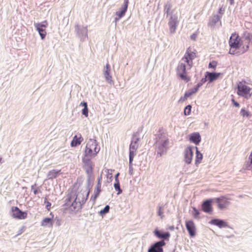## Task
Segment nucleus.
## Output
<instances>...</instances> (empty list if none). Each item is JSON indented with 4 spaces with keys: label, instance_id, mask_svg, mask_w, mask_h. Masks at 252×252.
<instances>
[{
    "label": "nucleus",
    "instance_id": "nucleus-45",
    "mask_svg": "<svg viewBox=\"0 0 252 252\" xmlns=\"http://www.w3.org/2000/svg\"><path fill=\"white\" fill-rule=\"evenodd\" d=\"M38 189H34L33 190V193H34V194L35 195V194H37V193H38Z\"/></svg>",
    "mask_w": 252,
    "mask_h": 252
},
{
    "label": "nucleus",
    "instance_id": "nucleus-34",
    "mask_svg": "<svg viewBox=\"0 0 252 252\" xmlns=\"http://www.w3.org/2000/svg\"><path fill=\"white\" fill-rule=\"evenodd\" d=\"M100 191H101V187H99H99H96V189H95L94 193L95 194H97L98 195H99Z\"/></svg>",
    "mask_w": 252,
    "mask_h": 252
},
{
    "label": "nucleus",
    "instance_id": "nucleus-2",
    "mask_svg": "<svg viewBox=\"0 0 252 252\" xmlns=\"http://www.w3.org/2000/svg\"><path fill=\"white\" fill-rule=\"evenodd\" d=\"M99 151L100 147L96 141L94 139H90L86 146L84 156L82 159L83 162L88 164L91 163V158L96 156Z\"/></svg>",
    "mask_w": 252,
    "mask_h": 252
},
{
    "label": "nucleus",
    "instance_id": "nucleus-32",
    "mask_svg": "<svg viewBox=\"0 0 252 252\" xmlns=\"http://www.w3.org/2000/svg\"><path fill=\"white\" fill-rule=\"evenodd\" d=\"M217 65V63L216 61H212V62H210L209 63V67L215 69Z\"/></svg>",
    "mask_w": 252,
    "mask_h": 252
},
{
    "label": "nucleus",
    "instance_id": "nucleus-15",
    "mask_svg": "<svg viewBox=\"0 0 252 252\" xmlns=\"http://www.w3.org/2000/svg\"><path fill=\"white\" fill-rule=\"evenodd\" d=\"M83 140V138L81 134L75 135L74 136L73 140L71 142V146L72 147H76L81 144Z\"/></svg>",
    "mask_w": 252,
    "mask_h": 252
},
{
    "label": "nucleus",
    "instance_id": "nucleus-4",
    "mask_svg": "<svg viewBox=\"0 0 252 252\" xmlns=\"http://www.w3.org/2000/svg\"><path fill=\"white\" fill-rule=\"evenodd\" d=\"M237 94L247 99L251 98L252 95V88L248 86L245 81L238 83L237 85Z\"/></svg>",
    "mask_w": 252,
    "mask_h": 252
},
{
    "label": "nucleus",
    "instance_id": "nucleus-10",
    "mask_svg": "<svg viewBox=\"0 0 252 252\" xmlns=\"http://www.w3.org/2000/svg\"><path fill=\"white\" fill-rule=\"evenodd\" d=\"M165 244L163 240L158 242L149 249L148 252H163L162 247Z\"/></svg>",
    "mask_w": 252,
    "mask_h": 252
},
{
    "label": "nucleus",
    "instance_id": "nucleus-23",
    "mask_svg": "<svg viewBox=\"0 0 252 252\" xmlns=\"http://www.w3.org/2000/svg\"><path fill=\"white\" fill-rule=\"evenodd\" d=\"M196 148V157H195V164H199L203 158L202 154L199 152L198 150V148L197 147Z\"/></svg>",
    "mask_w": 252,
    "mask_h": 252
},
{
    "label": "nucleus",
    "instance_id": "nucleus-27",
    "mask_svg": "<svg viewBox=\"0 0 252 252\" xmlns=\"http://www.w3.org/2000/svg\"><path fill=\"white\" fill-rule=\"evenodd\" d=\"M240 114L243 117L249 118L251 116L250 113L244 108L241 110Z\"/></svg>",
    "mask_w": 252,
    "mask_h": 252
},
{
    "label": "nucleus",
    "instance_id": "nucleus-21",
    "mask_svg": "<svg viewBox=\"0 0 252 252\" xmlns=\"http://www.w3.org/2000/svg\"><path fill=\"white\" fill-rule=\"evenodd\" d=\"M155 235L159 238L168 239L170 236L169 232L162 233L160 231L156 230L154 232Z\"/></svg>",
    "mask_w": 252,
    "mask_h": 252
},
{
    "label": "nucleus",
    "instance_id": "nucleus-22",
    "mask_svg": "<svg viewBox=\"0 0 252 252\" xmlns=\"http://www.w3.org/2000/svg\"><path fill=\"white\" fill-rule=\"evenodd\" d=\"M138 141L139 138H137L135 141L131 142L129 146V153L135 154L138 148L137 142Z\"/></svg>",
    "mask_w": 252,
    "mask_h": 252
},
{
    "label": "nucleus",
    "instance_id": "nucleus-17",
    "mask_svg": "<svg viewBox=\"0 0 252 252\" xmlns=\"http://www.w3.org/2000/svg\"><path fill=\"white\" fill-rule=\"evenodd\" d=\"M61 170H57L55 169L50 171L47 174V178L49 180H52L57 178L59 175L61 174Z\"/></svg>",
    "mask_w": 252,
    "mask_h": 252
},
{
    "label": "nucleus",
    "instance_id": "nucleus-9",
    "mask_svg": "<svg viewBox=\"0 0 252 252\" xmlns=\"http://www.w3.org/2000/svg\"><path fill=\"white\" fill-rule=\"evenodd\" d=\"M168 26L170 32L173 33L176 32L178 25V21L176 16H171L168 22Z\"/></svg>",
    "mask_w": 252,
    "mask_h": 252
},
{
    "label": "nucleus",
    "instance_id": "nucleus-36",
    "mask_svg": "<svg viewBox=\"0 0 252 252\" xmlns=\"http://www.w3.org/2000/svg\"><path fill=\"white\" fill-rule=\"evenodd\" d=\"M135 154L129 153V163L131 164Z\"/></svg>",
    "mask_w": 252,
    "mask_h": 252
},
{
    "label": "nucleus",
    "instance_id": "nucleus-39",
    "mask_svg": "<svg viewBox=\"0 0 252 252\" xmlns=\"http://www.w3.org/2000/svg\"><path fill=\"white\" fill-rule=\"evenodd\" d=\"M101 179H102V178L101 177H100L98 178V182H97L96 187L99 186V187H101Z\"/></svg>",
    "mask_w": 252,
    "mask_h": 252
},
{
    "label": "nucleus",
    "instance_id": "nucleus-3",
    "mask_svg": "<svg viewBox=\"0 0 252 252\" xmlns=\"http://www.w3.org/2000/svg\"><path fill=\"white\" fill-rule=\"evenodd\" d=\"M159 134L158 135V140H157L156 143L158 145V149L162 153L165 152L168 148L169 144V139L167 134L164 131L162 127L159 129Z\"/></svg>",
    "mask_w": 252,
    "mask_h": 252
},
{
    "label": "nucleus",
    "instance_id": "nucleus-44",
    "mask_svg": "<svg viewBox=\"0 0 252 252\" xmlns=\"http://www.w3.org/2000/svg\"><path fill=\"white\" fill-rule=\"evenodd\" d=\"M89 192H90V191H87V192H85V194H86V198H84V199H85V200H87V198H88V196H89Z\"/></svg>",
    "mask_w": 252,
    "mask_h": 252
},
{
    "label": "nucleus",
    "instance_id": "nucleus-24",
    "mask_svg": "<svg viewBox=\"0 0 252 252\" xmlns=\"http://www.w3.org/2000/svg\"><path fill=\"white\" fill-rule=\"evenodd\" d=\"M80 105L84 107V108L82 110V114L85 115V117H87L88 116V109L87 103L86 102H81Z\"/></svg>",
    "mask_w": 252,
    "mask_h": 252
},
{
    "label": "nucleus",
    "instance_id": "nucleus-29",
    "mask_svg": "<svg viewBox=\"0 0 252 252\" xmlns=\"http://www.w3.org/2000/svg\"><path fill=\"white\" fill-rule=\"evenodd\" d=\"M191 106L188 105L186 107L184 110V114L185 115H189L191 113Z\"/></svg>",
    "mask_w": 252,
    "mask_h": 252
},
{
    "label": "nucleus",
    "instance_id": "nucleus-31",
    "mask_svg": "<svg viewBox=\"0 0 252 252\" xmlns=\"http://www.w3.org/2000/svg\"><path fill=\"white\" fill-rule=\"evenodd\" d=\"M172 5L170 4H166L164 6V10H166V13L167 15L169 14L170 11L171 9Z\"/></svg>",
    "mask_w": 252,
    "mask_h": 252
},
{
    "label": "nucleus",
    "instance_id": "nucleus-38",
    "mask_svg": "<svg viewBox=\"0 0 252 252\" xmlns=\"http://www.w3.org/2000/svg\"><path fill=\"white\" fill-rule=\"evenodd\" d=\"M232 101L233 103V104L235 106H236V107H240V104L237 102H236L234 99H232Z\"/></svg>",
    "mask_w": 252,
    "mask_h": 252
},
{
    "label": "nucleus",
    "instance_id": "nucleus-48",
    "mask_svg": "<svg viewBox=\"0 0 252 252\" xmlns=\"http://www.w3.org/2000/svg\"><path fill=\"white\" fill-rule=\"evenodd\" d=\"M74 204H76V203L75 202H73L72 205H73Z\"/></svg>",
    "mask_w": 252,
    "mask_h": 252
},
{
    "label": "nucleus",
    "instance_id": "nucleus-11",
    "mask_svg": "<svg viewBox=\"0 0 252 252\" xmlns=\"http://www.w3.org/2000/svg\"><path fill=\"white\" fill-rule=\"evenodd\" d=\"M212 200H207L205 201L202 205V210L203 212L211 214L213 212L212 206Z\"/></svg>",
    "mask_w": 252,
    "mask_h": 252
},
{
    "label": "nucleus",
    "instance_id": "nucleus-1",
    "mask_svg": "<svg viewBox=\"0 0 252 252\" xmlns=\"http://www.w3.org/2000/svg\"><path fill=\"white\" fill-rule=\"evenodd\" d=\"M197 52L195 50L189 47L186 51L184 57L179 63L177 68V76L185 82H189L191 79L187 71L193 66L192 60L196 57Z\"/></svg>",
    "mask_w": 252,
    "mask_h": 252
},
{
    "label": "nucleus",
    "instance_id": "nucleus-41",
    "mask_svg": "<svg viewBox=\"0 0 252 252\" xmlns=\"http://www.w3.org/2000/svg\"><path fill=\"white\" fill-rule=\"evenodd\" d=\"M51 203L48 201V202H47V203L46 208H47L48 210H50V207H51Z\"/></svg>",
    "mask_w": 252,
    "mask_h": 252
},
{
    "label": "nucleus",
    "instance_id": "nucleus-25",
    "mask_svg": "<svg viewBox=\"0 0 252 252\" xmlns=\"http://www.w3.org/2000/svg\"><path fill=\"white\" fill-rule=\"evenodd\" d=\"M201 85L199 84H198L196 87H195L194 88H193L191 92L189 93H186L185 94V96L186 97H189L191 94L195 93L197 92L198 88L200 87Z\"/></svg>",
    "mask_w": 252,
    "mask_h": 252
},
{
    "label": "nucleus",
    "instance_id": "nucleus-20",
    "mask_svg": "<svg viewBox=\"0 0 252 252\" xmlns=\"http://www.w3.org/2000/svg\"><path fill=\"white\" fill-rule=\"evenodd\" d=\"M210 223L219 226L220 228L225 227L227 226V224L222 220H220L218 219H214L211 220L210 221Z\"/></svg>",
    "mask_w": 252,
    "mask_h": 252
},
{
    "label": "nucleus",
    "instance_id": "nucleus-8",
    "mask_svg": "<svg viewBox=\"0 0 252 252\" xmlns=\"http://www.w3.org/2000/svg\"><path fill=\"white\" fill-rule=\"evenodd\" d=\"M186 227L190 237H194L196 234V226L191 220H187L185 222Z\"/></svg>",
    "mask_w": 252,
    "mask_h": 252
},
{
    "label": "nucleus",
    "instance_id": "nucleus-43",
    "mask_svg": "<svg viewBox=\"0 0 252 252\" xmlns=\"http://www.w3.org/2000/svg\"><path fill=\"white\" fill-rule=\"evenodd\" d=\"M119 175V173H117L116 176H115V181H116V182H119V180H118V177Z\"/></svg>",
    "mask_w": 252,
    "mask_h": 252
},
{
    "label": "nucleus",
    "instance_id": "nucleus-40",
    "mask_svg": "<svg viewBox=\"0 0 252 252\" xmlns=\"http://www.w3.org/2000/svg\"><path fill=\"white\" fill-rule=\"evenodd\" d=\"M224 12V8L222 7L220 8L219 13L220 14H223Z\"/></svg>",
    "mask_w": 252,
    "mask_h": 252
},
{
    "label": "nucleus",
    "instance_id": "nucleus-42",
    "mask_svg": "<svg viewBox=\"0 0 252 252\" xmlns=\"http://www.w3.org/2000/svg\"><path fill=\"white\" fill-rule=\"evenodd\" d=\"M196 36L197 35L195 34H193L191 36V38L193 40H195L196 37Z\"/></svg>",
    "mask_w": 252,
    "mask_h": 252
},
{
    "label": "nucleus",
    "instance_id": "nucleus-7",
    "mask_svg": "<svg viewBox=\"0 0 252 252\" xmlns=\"http://www.w3.org/2000/svg\"><path fill=\"white\" fill-rule=\"evenodd\" d=\"M12 216L17 219H25L27 217V214L26 212H22L17 207H12L11 208Z\"/></svg>",
    "mask_w": 252,
    "mask_h": 252
},
{
    "label": "nucleus",
    "instance_id": "nucleus-35",
    "mask_svg": "<svg viewBox=\"0 0 252 252\" xmlns=\"http://www.w3.org/2000/svg\"><path fill=\"white\" fill-rule=\"evenodd\" d=\"M98 196L97 194H96L94 193V194L92 196L91 198V200H92L94 203L95 202L96 199Z\"/></svg>",
    "mask_w": 252,
    "mask_h": 252
},
{
    "label": "nucleus",
    "instance_id": "nucleus-6",
    "mask_svg": "<svg viewBox=\"0 0 252 252\" xmlns=\"http://www.w3.org/2000/svg\"><path fill=\"white\" fill-rule=\"evenodd\" d=\"M34 27L38 31L42 39H44L47 34L46 29L48 26V22L46 20L43 21L41 23H34Z\"/></svg>",
    "mask_w": 252,
    "mask_h": 252
},
{
    "label": "nucleus",
    "instance_id": "nucleus-14",
    "mask_svg": "<svg viewBox=\"0 0 252 252\" xmlns=\"http://www.w3.org/2000/svg\"><path fill=\"white\" fill-rule=\"evenodd\" d=\"M110 66L108 63H107L105 66V69L104 72V74L106 81L110 83L113 82L112 77V76L110 75Z\"/></svg>",
    "mask_w": 252,
    "mask_h": 252
},
{
    "label": "nucleus",
    "instance_id": "nucleus-5",
    "mask_svg": "<svg viewBox=\"0 0 252 252\" xmlns=\"http://www.w3.org/2000/svg\"><path fill=\"white\" fill-rule=\"evenodd\" d=\"M230 198L225 196H220L214 199L215 201L217 203L218 207L220 209H226L230 205Z\"/></svg>",
    "mask_w": 252,
    "mask_h": 252
},
{
    "label": "nucleus",
    "instance_id": "nucleus-13",
    "mask_svg": "<svg viewBox=\"0 0 252 252\" xmlns=\"http://www.w3.org/2000/svg\"><path fill=\"white\" fill-rule=\"evenodd\" d=\"M53 217L52 218H45L41 221V225L42 227L52 228L54 223Z\"/></svg>",
    "mask_w": 252,
    "mask_h": 252
},
{
    "label": "nucleus",
    "instance_id": "nucleus-19",
    "mask_svg": "<svg viewBox=\"0 0 252 252\" xmlns=\"http://www.w3.org/2000/svg\"><path fill=\"white\" fill-rule=\"evenodd\" d=\"M206 77H208L210 82H212L214 80H217L220 75V73H210L207 72Z\"/></svg>",
    "mask_w": 252,
    "mask_h": 252
},
{
    "label": "nucleus",
    "instance_id": "nucleus-18",
    "mask_svg": "<svg viewBox=\"0 0 252 252\" xmlns=\"http://www.w3.org/2000/svg\"><path fill=\"white\" fill-rule=\"evenodd\" d=\"M189 140L196 145L199 144L201 140V137L199 133L195 132L190 135Z\"/></svg>",
    "mask_w": 252,
    "mask_h": 252
},
{
    "label": "nucleus",
    "instance_id": "nucleus-30",
    "mask_svg": "<svg viewBox=\"0 0 252 252\" xmlns=\"http://www.w3.org/2000/svg\"><path fill=\"white\" fill-rule=\"evenodd\" d=\"M110 209V207L109 205H106L105 208L100 211V215H104L107 213H108Z\"/></svg>",
    "mask_w": 252,
    "mask_h": 252
},
{
    "label": "nucleus",
    "instance_id": "nucleus-28",
    "mask_svg": "<svg viewBox=\"0 0 252 252\" xmlns=\"http://www.w3.org/2000/svg\"><path fill=\"white\" fill-rule=\"evenodd\" d=\"M114 188L116 191H118V194H120L122 192V190L120 188L119 182H117L114 184Z\"/></svg>",
    "mask_w": 252,
    "mask_h": 252
},
{
    "label": "nucleus",
    "instance_id": "nucleus-46",
    "mask_svg": "<svg viewBox=\"0 0 252 252\" xmlns=\"http://www.w3.org/2000/svg\"><path fill=\"white\" fill-rule=\"evenodd\" d=\"M80 193H81V194H82V193H81V192H80ZM79 195H80V193H79L77 195L75 200L78 199V200H79V201H80V199H79Z\"/></svg>",
    "mask_w": 252,
    "mask_h": 252
},
{
    "label": "nucleus",
    "instance_id": "nucleus-16",
    "mask_svg": "<svg viewBox=\"0 0 252 252\" xmlns=\"http://www.w3.org/2000/svg\"><path fill=\"white\" fill-rule=\"evenodd\" d=\"M129 3V0H124V3L120 11L117 12L116 14L119 16V18L122 17L127 10Z\"/></svg>",
    "mask_w": 252,
    "mask_h": 252
},
{
    "label": "nucleus",
    "instance_id": "nucleus-33",
    "mask_svg": "<svg viewBox=\"0 0 252 252\" xmlns=\"http://www.w3.org/2000/svg\"><path fill=\"white\" fill-rule=\"evenodd\" d=\"M193 217L195 219L198 218V216L200 214L199 211L197 209H196L195 208H193Z\"/></svg>",
    "mask_w": 252,
    "mask_h": 252
},
{
    "label": "nucleus",
    "instance_id": "nucleus-37",
    "mask_svg": "<svg viewBox=\"0 0 252 252\" xmlns=\"http://www.w3.org/2000/svg\"><path fill=\"white\" fill-rule=\"evenodd\" d=\"M163 211H162V209L161 207H160L159 208V209H158V214L159 216L161 217V218H162V217H163Z\"/></svg>",
    "mask_w": 252,
    "mask_h": 252
},
{
    "label": "nucleus",
    "instance_id": "nucleus-47",
    "mask_svg": "<svg viewBox=\"0 0 252 252\" xmlns=\"http://www.w3.org/2000/svg\"><path fill=\"white\" fill-rule=\"evenodd\" d=\"M234 0H230V4H233V3H234Z\"/></svg>",
    "mask_w": 252,
    "mask_h": 252
},
{
    "label": "nucleus",
    "instance_id": "nucleus-12",
    "mask_svg": "<svg viewBox=\"0 0 252 252\" xmlns=\"http://www.w3.org/2000/svg\"><path fill=\"white\" fill-rule=\"evenodd\" d=\"M193 151L190 147H188L185 149V160L186 163L189 164L191 163L192 157H193Z\"/></svg>",
    "mask_w": 252,
    "mask_h": 252
},
{
    "label": "nucleus",
    "instance_id": "nucleus-26",
    "mask_svg": "<svg viewBox=\"0 0 252 252\" xmlns=\"http://www.w3.org/2000/svg\"><path fill=\"white\" fill-rule=\"evenodd\" d=\"M249 159L250 160V161L246 164V168L248 170H251L252 169V150L249 157Z\"/></svg>",
    "mask_w": 252,
    "mask_h": 252
}]
</instances>
